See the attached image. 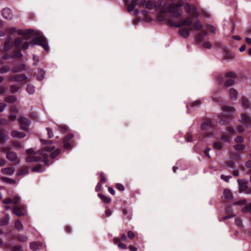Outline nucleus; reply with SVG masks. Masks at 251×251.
Here are the masks:
<instances>
[{
	"instance_id": "1",
	"label": "nucleus",
	"mask_w": 251,
	"mask_h": 251,
	"mask_svg": "<svg viewBox=\"0 0 251 251\" xmlns=\"http://www.w3.org/2000/svg\"><path fill=\"white\" fill-rule=\"evenodd\" d=\"M16 32L19 35L24 36V38L17 37L15 38L14 41L10 35H8L6 38L4 44V50L6 51L10 50L12 47L15 48L13 55L18 59H21L23 54L21 50H25L28 49L29 45H39L46 51H48L50 50L48 44L47 39L43 35H40L32 39L30 43L27 41L28 40V35L32 34L33 32L32 29H28L25 31L23 29L16 30Z\"/></svg>"
},
{
	"instance_id": "2",
	"label": "nucleus",
	"mask_w": 251,
	"mask_h": 251,
	"mask_svg": "<svg viewBox=\"0 0 251 251\" xmlns=\"http://www.w3.org/2000/svg\"><path fill=\"white\" fill-rule=\"evenodd\" d=\"M182 5V3L180 2L172 3L169 5L168 7H162L160 9V14L158 16V20L160 21H166L167 18L165 14L169 12L173 18L179 20V22L176 23L173 19H169L168 24L169 25L175 27L187 25L190 27L192 25L193 18L188 17L184 20H180V17L183 13L181 9Z\"/></svg>"
},
{
	"instance_id": "3",
	"label": "nucleus",
	"mask_w": 251,
	"mask_h": 251,
	"mask_svg": "<svg viewBox=\"0 0 251 251\" xmlns=\"http://www.w3.org/2000/svg\"><path fill=\"white\" fill-rule=\"evenodd\" d=\"M54 148L46 147L39 150L38 153L41 155L39 156H27L25 161L27 162H36L39 161L44 162L45 164L48 166L49 164V155L53 159L57 156L60 151L59 149L53 151Z\"/></svg>"
},
{
	"instance_id": "4",
	"label": "nucleus",
	"mask_w": 251,
	"mask_h": 251,
	"mask_svg": "<svg viewBox=\"0 0 251 251\" xmlns=\"http://www.w3.org/2000/svg\"><path fill=\"white\" fill-rule=\"evenodd\" d=\"M236 76L234 73L230 72L226 73L225 75H221L218 76L217 80L220 85L224 84L226 87L232 86L234 83L233 79Z\"/></svg>"
},
{
	"instance_id": "5",
	"label": "nucleus",
	"mask_w": 251,
	"mask_h": 251,
	"mask_svg": "<svg viewBox=\"0 0 251 251\" xmlns=\"http://www.w3.org/2000/svg\"><path fill=\"white\" fill-rule=\"evenodd\" d=\"M201 128L202 130L207 131V132H204L201 134L202 138L211 137L212 136L213 133L212 131L214 128V125L210 120H205L201 124Z\"/></svg>"
},
{
	"instance_id": "6",
	"label": "nucleus",
	"mask_w": 251,
	"mask_h": 251,
	"mask_svg": "<svg viewBox=\"0 0 251 251\" xmlns=\"http://www.w3.org/2000/svg\"><path fill=\"white\" fill-rule=\"evenodd\" d=\"M184 9L186 12L190 15V17L193 18L198 17L197 8L195 5H191L189 3H186L184 4Z\"/></svg>"
},
{
	"instance_id": "7",
	"label": "nucleus",
	"mask_w": 251,
	"mask_h": 251,
	"mask_svg": "<svg viewBox=\"0 0 251 251\" xmlns=\"http://www.w3.org/2000/svg\"><path fill=\"white\" fill-rule=\"evenodd\" d=\"M162 1H163L162 0H159L157 1V2L153 3L152 1L149 0L146 2L145 5H146V7L149 10H152L154 8L155 9V10H158L159 8L160 10L162 7H165L164 6L161 7ZM160 14V12L159 13V14L158 15H159ZM158 16H157V17ZM157 19L158 20V18H157Z\"/></svg>"
},
{
	"instance_id": "8",
	"label": "nucleus",
	"mask_w": 251,
	"mask_h": 251,
	"mask_svg": "<svg viewBox=\"0 0 251 251\" xmlns=\"http://www.w3.org/2000/svg\"><path fill=\"white\" fill-rule=\"evenodd\" d=\"M18 121L21 129L25 131H28V127L31 124L30 121L27 118L24 117H21L18 119Z\"/></svg>"
},
{
	"instance_id": "9",
	"label": "nucleus",
	"mask_w": 251,
	"mask_h": 251,
	"mask_svg": "<svg viewBox=\"0 0 251 251\" xmlns=\"http://www.w3.org/2000/svg\"><path fill=\"white\" fill-rule=\"evenodd\" d=\"M27 79V77L24 74H18L16 75H12L9 78V80L11 81H15L18 82H25Z\"/></svg>"
},
{
	"instance_id": "10",
	"label": "nucleus",
	"mask_w": 251,
	"mask_h": 251,
	"mask_svg": "<svg viewBox=\"0 0 251 251\" xmlns=\"http://www.w3.org/2000/svg\"><path fill=\"white\" fill-rule=\"evenodd\" d=\"M74 134L69 133L66 135L63 139V147L66 150H71L72 148L69 141L73 138Z\"/></svg>"
},
{
	"instance_id": "11",
	"label": "nucleus",
	"mask_w": 251,
	"mask_h": 251,
	"mask_svg": "<svg viewBox=\"0 0 251 251\" xmlns=\"http://www.w3.org/2000/svg\"><path fill=\"white\" fill-rule=\"evenodd\" d=\"M25 207L24 205H18L13 209V212L18 216H24L25 215Z\"/></svg>"
},
{
	"instance_id": "12",
	"label": "nucleus",
	"mask_w": 251,
	"mask_h": 251,
	"mask_svg": "<svg viewBox=\"0 0 251 251\" xmlns=\"http://www.w3.org/2000/svg\"><path fill=\"white\" fill-rule=\"evenodd\" d=\"M242 123L246 127H251V119L250 117L245 113L241 114Z\"/></svg>"
},
{
	"instance_id": "13",
	"label": "nucleus",
	"mask_w": 251,
	"mask_h": 251,
	"mask_svg": "<svg viewBox=\"0 0 251 251\" xmlns=\"http://www.w3.org/2000/svg\"><path fill=\"white\" fill-rule=\"evenodd\" d=\"M1 14L3 18L10 20L13 18V13L11 10L8 8H5L1 10Z\"/></svg>"
},
{
	"instance_id": "14",
	"label": "nucleus",
	"mask_w": 251,
	"mask_h": 251,
	"mask_svg": "<svg viewBox=\"0 0 251 251\" xmlns=\"http://www.w3.org/2000/svg\"><path fill=\"white\" fill-rule=\"evenodd\" d=\"M179 27L180 28L178 30L179 34H180L182 37H183L184 38H188L190 35V31H191L190 28L188 29L186 27L183 26H181Z\"/></svg>"
},
{
	"instance_id": "15",
	"label": "nucleus",
	"mask_w": 251,
	"mask_h": 251,
	"mask_svg": "<svg viewBox=\"0 0 251 251\" xmlns=\"http://www.w3.org/2000/svg\"><path fill=\"white\" fill-rule=\"evenodd\" d=\"M190 30L192 31L195 29L197 31L201 30L203 28V25L201 22L197 20L195 22L192 23V26L190 27Z\"/></svg>"
},
{
	"instance_id": "16",
	"label": "nucleus",
	"mask_w": 251,
	"mask_h": 251,
	"mask_svg": "<svg viewBox=\"0 0 251 251\" xmlns=\"http://www.w3.org/2000/svg\"><path fill=\"white\" fill-rule=\"evenodd\" d=\"M208 31L206 30H203L201 32L198 34L196 36V41L200 43H202L203 42V40L205 36H206L208 35Z\"/></svg>"
},
{
	"instance_id": "17",
	"label": "nucleus",
	"mask_w": 251,
	"mask_h": 251,
	"mask_svg": "<svg viewBox=\"0 0 251 251\" xmlns=\"http://www.w3.org/2000/svg\"><path fill=\"white\" fill-rule=\"evenodd\" d=\"M15 170L13 167H7L1 169L0 172L3 175L11 176L14 173Z\"/></svg>"
},
{
	"instance_id": "18",
	"label": "nucleus",
	"mask_w": 251,
	"mask_h": 251,
	"mask_svg": "<svg viewBox=\"0 0 251 251\" xmlns=\"http://www.w3.org/2000/svg\"><path fill=\"white\" fill-rule=\"evenodd\" d=\"M231 120L230 116H223L220 118L219 123L222 125H226L230 123Z\"/></svg>"
},
{
	"instance_id": "19",
	"label": "nucleus",
	"mask_w": 251,
	"mask_h": 251,
	"mask_svg": "<svg viewBox=\"0 0 251 251\" xmlns=\"http://www.w3.org/2000/svg\"><path fill=\"white\" fill-rule=\"evenodd\" d=\"M8 140V136L5 131L0 129V144H3Z\"/></svg>"
},
{
	"instance_id": "20",
	"label": "nucleus",
	"mask_w": 251,
	"mask_h": 251,
	"mask_svg": "<svg viewBox=\"0 0 251 251\" xmlns=\"http://www.w3.org/2000/svg\"><path fill=\"white\" fill-rule=\"evenodd\" d=\"M11 135L13 137L23 138L25 136L26 134L24 132L13 130L11 132Z\"/></svg>"
},
{
	"instance_id": "21",
	"label": "nucleus",
	"mask_w": 251,
	"mask_h": 251,
	"mask_svg": "<svg viewBox=\"0 0 251 251\" xmlns=\"http://www.w3.org/2000/svg\"><path fill=\"white\" fill-rule=\"evenodd\" d=\"M239 186V192H243L248 188L247 182L243 180H238Z\"/></svg>"
},
{
	"instance_id": "22",
	"label": "nucleus",
	"mask_w": 251,
	"mask_h": 251,
	"mask_svg": "<svg viewBox=\"0 0 251 251\" xmlns=\"http://www.w3.org/2000/svg\"><path fill=\"white\" fill-rule=\"evenodd\" d=\"M6 158L9 161H14L16 160L17 155L14 151H9L6 154Z\"/></svg>"
},
{
	"instance_id": "23",
	"label": "nucleus",
	"mask_w": 251,
	"mask_h": 251,
	"mask_svg": "<svg viewBox=\"0 0 251 251\" xmlns=\"http://www.w3.org/2000/svg\"><path fill=\"white\" fill-rule=\"evenodd\" d=\"M119 241L120 239L119 238L115 237L113 238V243L116 245H118L119 248L123 250L126 249L127 248L126 245L123 243L120 242Z\"/></svg>"
},
{
	"instance_id": "24",
	"label": "nucleus",
	"mask_w": 251,
	"mask_h": 251,
	"mask_svg": "<svg viewBox=\"0 0 251 251\" xmlns=\"http://www.w3.org/2000/svg\"><path fill=\"white\" fill-rule=\"evenodd\" d=\"M25 65L24 64H21L15 67H13L11 69V71L13 73H16L21 72L25 70Z\"/></svg>"
},
{
	"instance_id": "25",
	"label": "nucleus",
	"mask_w": 251,
	"mask_h": 251,
	"mask_svg": "<svg viewBox=\"0 0 251 251\" xmlns=\"http://www.w3.org/2000/svg\"><path fill=\"white\" fill-rule=\"evenodd\" d=\"M45 75V71L42 69H38L37 75V79L39 81L42 80L44 78Z\"/></svg>"
},
{
	"instance_id": "26",
	"label": "nucleus",
	"mask_w": 251,
	"mask_h": 251,
	"mask_svg": "<svg viewBox=\"0 0 251 251\" xmlns=\"http://www.w3.org/2000/svg\"><path fill=\"white\" fill-rule=\"evenodd\" d=\"M229 93L230 95V99L232 100H235L237 99V91L233 89L230 88L229 90Z\"/></svg>"
},
{
	"instance_id": "27",
	"label": "nucleus",
	"mask_w": 251,
	"mask_h": 251,
	"mask_svg": "<svg viewBox=\"0 0 251 251\" xmlns=\"http://www.w3.org/2000/svg\"><path fill=\"white\" fill-rule=\"evenodd\" d=\"M4 100L8 103H13L16 101L17 98L14 95H11L5 97Z\"/></svg>"
},
{
	"instance_id": "28",
	"label": "nucleus",
	"mask_w": 251,
	"mask_h": 251,
	"mask_svg": "<svg viewBox=\"0 0 251 251\" xmlns=\"http://www.w3.org/2000/svg\"><path fill=\"white\" fill-rule=\"evenodd\" d=\"M242 105L244 108L247 109L250 106V102L249 100L245 97H242L241 98Z\"/></svg>"
},
{
	"instance_id": "29",
	"label": "nucleus",
	"mask_w": 251,
	"mask_h": 251,
	"mask_svg": "<svg viewBox=\"0 0 251 251\" xmlns=\"http://www.w3.org/2000/svg\"><path fill=\"white\" fill-rule=\"evenodd\" d=\"M28 173V168L27 167H23L17 173L18 176H23L27 175Z\"/></svg>"
},
{
	"instance_id": "30",
	"label": "nucleus",
	"mask_w": 251,
	"mask_h": 251,
	"mask_svg": "<svg viewBox=\"0 0 251 251\" xmlns=\"http://www.w3.org/2000/svg\"><path fill=\"white\" fill-rule=\"evenodd\" d=\"M224 195L226 200H230L233 197L232 192L228 189H226L224 191Z\"/></svg>"
},
{
	"instance_id": "31",
	"label": "nucleus",
	"mask_w": 251,
	"mask_h": 251,
	"mask_svg": "<svg viewBox=\"0 0 251 251\" xmlns=\"http://www.w3.org/2000/svg\"><path fill=\"white\" fill-rule=\"evenodd\" d=\"M98 197L105 203H108L111 201V199L107 197L105 195L99 193L98 194Z\"/></svg>"
},
{
	"instance_id": "32",
	"label": "nucleus",
	"mask_w": 251,
	"mask_h": 251,
	"mask_svg": "<svg viewBox=\"0 0 251 251\" xmlns=\"http://www.w3.org/2000/svg\"><path fill=\"white\" fill-rule=\"evenodd\" d=\"M10 217L8 214L6 215L3 219L0 221V225L1 226H5L8 224Z\"/></svg>"
},
{
	"instance_id": "33",
	"label": "nucleus",
	"mask_w": 251,
	"mask_h": 251,
	"mask_svg": "<svg viewBox=\"0 0 251 251\" xmlns=\"http://www.w3.org/2000/svg\"><path fill=\"white\" fill-rule=\"evenodd\" d=\"M26 90L29 94H33L35 91L34 87L30 84H28L26 88Z\"/></svg>"
},
{
	"instance_id": "34",
	"label": "nucleus",
	"mask_w": 251,
	"mask_h": 251,
	"mask_svg": "<svg viewBox=\"0 0 251 251\" xmlns=\"http://www.w3.org/2000/svg\"><path fill=\"white\" fill-rule=\"evenodd\" d=\"M15 227L17 229L19 230H21L23 229V226L21 221L19 220H17L15 221Z\"/></svg>"
},
{
	"instance_id": "35",
	"label": "nucleus",
	"mask_w": 251,
	"mask_h": 251,
	"mask_svg": "<svg viewBox=\"0 0 251 251\" xmlns=\"http://www.w3.org/2000/svg\"><path fill=\"white\" fill-rule=\"evenodd\" d=\"M9 89L11 93H15L19 90L20 87L16 85H11L9 87Z\"/></svg>"
},
{
	"instance_id": "36",
	"label": "nucleus",
	"mask_w": 251,
	"mask_h": 251,
	"mask_svg": "<svg viewBox=\"0 0 251 251\" xmlns=\"http://www.w3.org/2000/svg\"><path fill=\"white\" fill-rule=\"evenodd\" d=\"M234 149L238 151H242L245 149V146L241 143L237 144L234 146Z\"/></svg>"
},
{
	"instance_id": "37",
	"label": "nucleus",
	"mask_w": 251,
	"mask_h": 251,
	"mask_svg": "<svg viewBox=\"0 0 251 251\" xmlns=\"http://www.w3.org/2000/svg\"><path fill=\"white\" fill-rule=\"evenodd\" d=\"M38 151H37L36 152L34 153L33 150L32 149H27L26 150V153L31 155V156L35 155V156H41V154L38 153ZM29 156L30 155H29L28 156Z\"/></svg>"
},
{
	"instance_id": "38",
	"label": "nucleus",
	"mask_w": 251,
	"mask_h": 251,
	"mask_svg": "<svg viewBox=\"0 0 251 251\" xmlns=\"http://www.w3.org/2000/svg\"><path fill=\"white\" fill-rule=\"evenodd\" d=\"M0 179L2 181L7 183L13 184L15 183V180L10 178L2 176Z\"/></svg>"
},
{
	"instance_id": "39",
	"label": "nucleus",
	"mask_w": 251,
	"mask_h": 251,
	"mask_svg": "<svg viewBox=\"0 0 251 251\" xmlns=\"http://www.w3.org/2000/svg\"><path fill=\"white\" fill-rule=\"evenodd\" d=\"M10 70V67L8 66H4L0 68V73L4 74L8 72Z\"/></svg>"
},
{
	"instance_id": "40",
	"label": "nucleus",
	"mask_w": 251,
	"mask_h": 251,
	"mask_svg": "<svg viewBox=\"0 0 251 251\" xmlns=\"http://www.w3.org/2000/svg\"><path fill=\"white\" fill-rule=\"evenodd\" d=\"M225 164L229 168L232 169H235V164L234 161L233 160L226 161Z\"/></svg>"
},
{
	"instance_id": "41",
	"label": "nucleus",
	"mask_w": 251,
	"mask_h": 251,
	"mask_svg": "<svg viewBox=\"0 0 251 251\" xmlns=\"http://www.w3.org/2000/svg\"><path fill=\"white\" fill-rule=\"evenodd\" d=\"M42 165L41 164H38L33 167L31 171L32 172H42Z\"/></svg>"
},
{
	"instance_id": "42",
	"label": "nucleus",
	"mask_w": 251,
	"mask_h": 251,
	"mask_svg": "<svg viewBox=\"0 0 251 251\" xmlns=\"http://www.w3.org/2000/svg\"><path fill=\"white\" fill-rule=\"evenodd\" d=\"M123 214L126 216V219L128 220H130L131 219V214L130 212H129L127 209H122Z\"/></svg>"
},
{
	"instance_id": "43",
	"label": "nucleus",
	"mask_w": 251,
	"mask_h": 251,
	"mask_svg": "<svg viewBox=\"0 0 251 251\" xmlns=\"http://www.w3.org/2000/svg\"><path fill=\"white\" fill-rule=\"evenodd\" d=\"M213 147L215 149L220 150L223 148V144L221 142H215L213 144Z\"/></svg>"
},
{
	"instance_id": "44",
	"label": "nucleus",
	"mask_w": 251,
	"mask_h": 251,
	"mask_svg": "<svg viewBox=\"0 0 251 251\" xmlns=\"http://www.w3.org/2000/svg\"><path fill=\"white\" fill-rule=\"evenodd\" d=\"M16 29L15 27H9L6 29L5 31L7 33H8L11 36L14 32H16Z\"/></svg>"
},
{
	"instance_id": "45",
	"label": "nucleus",
	"mask_w": 251,
	"mask_h": 251,
	"mask_svg": "<svg viewBox=\"0 0 251 251\" xmlns=\"http://www.w3.org/2000/svg\"><path fill=\"white\" fill-rule=\"evenodd\" d=\"M58 129L62 133H65L68 131V127L66 126L61 125L58 127Z\"/></svg>"
},
{
	"instance_id": "46",
	"label": "nucleus",
	"mask_w": 251,
	"mask_h": 251,
	"mask_svg": "<svg viewBox=\"0 0 251 251\" xmlns=\"http://www.w3.org/2000/svg\"><path fill=\"white\" fill-rule=\"evenodd\" d=\"M206 30L208 32L215 34V28L211 25H207L206 26Z\"/></svg>"
},
{
	"instance_id": "47",
	"label": "nucleus",
	"mask_w": 251,
	"mask_h": 251,
	"mask_svg": "<svg viewBox=\"0 0 251 251\" xmlns=\"http://www.w3.org/2000/svg\"><path fill=\"white\" fill-rule=\"evenodd\" d=\"M201 101L200 100H196L191 103L190 107H199L201 104Z\"/></svg>"
},
{
	"instance_id": "48",
	"label": "nucleus",
	"mask_w": 251,
	"mask_h": 251,
	"mask_svg": "<svg viewBox=\"0 0 251 251\" xmlns=\"http://www.w3.org/2000/svg\"><path fill=\"white\" fill-rule=\"evenodd\" d=\"M18 239L19 241L23 242H26L28 240V238L26 236L20 234L18 236Z\"/></svg>"
},
{
	"instance_id": "49",
	"label": "nucleus",
	"mask_w": 251,
	"mask_h": 251,
	"mask_svg": "<svg viewBox=\"0 0 251 251\" xmlns=\"http://www.w3.org/2000/svg\"><path fill=\"white\" fill-rule=\"evenodd\" d=\"M30 249L35 251L38 249V244H37V242H32L30 244Z\"/></svg>"
},
{
	"instance_id": "50",
	"label": "nucleus",
	"mask_w": 251,
	"mask_h": 251,
	"mask_svg": "<svg viewBox=\"0 0 251 251\" xmlns=\"http://www.w3.org/2000/svg\"><path fill=\"white\" fill-rule=\"evenodd\" d=\"M115 187L117 189H118L120 191H123L125 190L124 186L121 183H117L115 185Z\"/></svg>"
},
{
	"instance_id": "51",
	"label": "nucleus",
	"mask_w": 251,
	"mask_h": 251,
	"mask_svg": "<svg viewBox=\"0 0 251 251\" xmlns=\"http://www.w3.org/2000/svg\"><path fill=\"white\" fill-rule=\"evenodd\" d=\"M222 109L223 111L226 112H230L233 111L234 109L233 107L228 106H223L222 107Z\"/></svg>"
},
{
	"instance_id": "52",
	"label": "nucleus",
	"mask_w": 251,
	"mask_h": 251,
	"mask_svg": "<svg viewBox=\"0 0 251 251\" xmlns=\"http://www.w3.org/2000/svg\"><path fill=\"white\" fill-rule=\"evenodd\" d=\"M234 141L237 144L242 143L244 142V139L243 137L241 136H238L235 139Z\"/></svg>"
},
{
	"instance_id": "53",
	"label": "nucleus",
	"mask_w": 251,
	"mask_h": 251,
	"mask_svg": "<svg viewBox=\"0 0 251 251\" xmlns=\"http://www.w3.org/2000/svg\"><path fill=\"white\" fill-rule=\"evenodd\" d=\"M203 43V46L205 48H207V49H210L211 46H212V44L211 43L209 42V41H204L203 40V42H202Z\"/></svg>"
},
{
	"instance_id": "54",
	"label": "nucleus",
	"mask_w": 251,
	"mask_h": 251,
	"mask_svg": "<svg viewBox=\"0 0 251 251\" xmlns=\"http://www.w3.org/2000/svg\"><path fill=\"white\" fill-rule=\"evenodd\" d=\"M100 181L99 182L101 184L102 183H104L106 181V178L104 176V173L103 172H100Z\"/></svg>"
},
{
	"instance_id": "55",
	"label": "nucleus",
	"mask_w": 251,
	"mask_h": 251,
	"mask_svg": "<svg viewBox=\"0 0 251 251\" xmlns=\"http://www.w3.org/2000/svg\"><path fill=\"white\" fill-rule=\"evenodd\" d=\"M12 200V202L15 204H18L20 203L21 201V199L18 196H16L13 198Z\"/></svg>"
},
{
	"instance_id": "56",
	"label": "nucleus",
	"mask_w": 251,
	"mask_h": 251,
	"mask_svg": "<svg viewBox=\"0 0 251 251\" xmlns=\"http://www.w3.org/2000/svg\"><path fill=\"white\" fill-rule=\"evenodd\" d=\"M46 130L48 132V136L49 138L53 137V134L52 129L50 127H47Z\"/></svg>"
},
{
	"instance_id": "57",
	"label": "nucleus",
	"mask_w": 251,
	"mask_h": 251,
	"mask_svg": "<svg viewBox=\"0 0 251 251\" xmlns=\"http://www.w3.org/2000/svg\"><path fill=\"white\" fill-rule=\"evenodd\" d=\"M242 211L243 212H250L251 211V204H249L246 205L243 208Z\"/></svg>"
},
{
	"instance_id": "58",
	"label": "nucleus",
	"mask_w": 251,
	"mask_h": 251,
	"mask_svg": "<svg viewBox=\"0 0 251 251\" xmlns=\"http://www.w3.org/2000/svg\"><path fill=\"white\" fill-rule=\"evenodd\" d=\"M226 130L229 133H230L231 135L235 134V130L233 128H232L231 126L227 127Z\"/></svg>"
},
{
	"instance_id": "59",
	"label": "nucleus",
	"mask_w": 251,
	"mask_h": 251,
	"mask_svg": "<svg viewBox=\"0 0 251 251\" xmlns=\"http://www.w3.org/2000/svg\"><path fill=\"white\" fill-rule=\"evenodd\" d=\"M40 141L43 144H45V145H49V144H51L52 143V141L50 140H45V139H41Z\"/></svg>"
},
{
	"instance_id": "60",
	"label": "nucleus",
	"mask_w": 251,
	"mask_h": 251,
	"mask_svg": "<svg viewBox=\"0 0 251 251\" xmlns=\"http://www.w3.org/2000/svg\"><path fill=\"white\" fill-rule=\"evenodd\" d=\"M221 139L222 141L228 143L230 141L229 137L226 135H223L221 136Z\"/></svg>"
},
{
	"instance_id": "61",
	"label": "nucleus",
	"mask_w": 251,
	"mask_h": 251,
	"mask_svg": "<svg viewBox=\"0 0 251 251\" xmlns=\"http://www.w3.org/2000/svg\"><path fill=\"white\" fill-rule=\"evenodd\" d=\"M246 201L245 200H240V201H238L235 202L234 203V204L237 205H242L245 204L246 203Z\"/></svg>"
},
{
	"instance_id": "62",
	"label": "nucleus",
	"mask_w": 251,
	"mask_h": 251,
	"mask_svg": "<svg viewBox=\"0 0 251 251\" xmlns=\"http://www.w3.org/2000/svg\"><path fill=\"white\" fill-rule=\"evenodd\" d=\"M3 202L6 204H11L12 203V200L10 198H7L3 201Z\"/></svg>"
},
{
	"instance_id": "63",
	"label": "nucleus",
	"mask_w": 251,
	"mask_h": 251,
	"mask_svg": "<svg viewBox=\"0 0 251 251\" xmlns=\"http://www.w3.org/2000/svg\"><path fill=\"white\" fill-rule=\"evenodd\" d=\"M7 88L3 86H0V94L1 95L4 94L6 92Z\"/></svg>"
},
{
	"instance_id": "64",
	"label": "nucleus",
	"mask_w": 251,
	"mask_h": 251,
	"mask_svg": "<svg viewBox=\"0 0 251 251\" xmlns=\"http://www.w3.org/2000/svg\"><path fill=\"white\" fill-rule=\"evenodd\" d=\"M127 236L130 239H133L135 237L134 233L131 231L127 232Z\"/></svg>"
}]
</instances>
